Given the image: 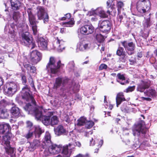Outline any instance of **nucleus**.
<instances>
[{"label":"nucleus","instance_id":"1","mask_svg":"<svg viewBox=\"0 0 157 157\" xmlns=\"http://www.w3.org/2000/svg\"><path fill=\"white\" fill-rule=\"evenodd\" d=\"M22 83L25 85L20 92L22 99L27 101L31 102L34 104L36 103V101L34 98L32 92L31 91L30 87L26 85L27 82L26 77L25 74H20Z\"/></svg>","mask_w":157,"mask_h":157},{"label":"nucleus","instance_id":"2","mask_svg":"<svg viewBox=\"0 0 157 157\" xmlns=\"http://www.w3.org/2000/svg\"><path fill=\"white\" fill-rule=\"evenodd\" d=\"M145 122L143 120L139 121L135 124L132 128L133 135L142 138L145 137L147 129L144 126Z\"/></svg>","mask_w":157,"mask_h":157},{"label":"nucleus","instance_id":"3","mask_svg":"<svg viewBox=\"0 0 157 157\" xmlns=\"http://www.w3.org/2000/svg\"><path fill=\"white\" fill-rule=\"evenodd\" d=\"M64 64H62L60 60L56 62L55 57L51 56L50 57L48 63L47 64L46 68L52 74L56 75L60 71V67Z\"/></svg>","mask_w":157,"mask_h":157},{"label":"nucleus","instance_id":"4","mask_svg":"<svg viewBox=\"0 0 157 157\" xmlns=\"http://www.w3.org/2000/svg\"><path fill=\"white\" fill-rule=\"evenodd\" d=\"M136 7L138 12L143 15H145L150 11V2L149 0H138L136 3Z\"/></svg>","mask_w":157,"mask_h":157},{"label":"nucleus","instance_id":"5","mask_svg":"<svg viewBox=\"0 0 157 157\" xmlns=\"http://www.w3.org/2000/svg\"><path fill=\"white\" fill-rule=\"evenodd\" d=\"M113 26L112 22L109 20H104L99 22L98 28L102 33L107 34L110 31Z\"/></svg>","mask_w":157,"mask_h":157},{"label":"nucleus","instance_id":"6","mask_svg":"<svg viewBox=\"0 0 157 157\" xmlns=\"http://www.w3.org/2000/svg\"><path fill=\"white\" fill-rule=\"evenodd\" d=\"M36 15L39 20H43L44 22L46 23L49 21V17L48 14L46 12L45 8L41 6H38L36 8Z\"/></svg>","mask_w":157,"mask_h":157},{"label":"nucleus","instance_id":"7","mask_svg":"<svg viewBox=\"0 0 157 157\" xmlns=\"http://www.w3.org/2000/svg\"><path fill=\"white\" fill-rule=\"evenodd\" d=\"M21 37L22 40L28 47L31 45V49L34 48L36 46L35 42L33 41V37L32 35L28 32H25L22 34Z\"/></svg>","mask_w":157,"mask_h":157},{"label":"nucleus","instance_id":"8","mask_svg":"<svg viewBox=\"0 0 157 157\" xmlns=\"http://www.w3.org/2000/svg\"><path fill=\"white\" fill-rule=\"evenodd\" d=\"M121 43L128 55H131L134 53L136 46L135 44L132 41L128 43L126 40H124L121 41Z\"/></svg>","mask_w":157,"mask_h":157},{"label":"nucleus","instance_id":"9","mask_svg":"<svg viewBox=\"0 0 157 157\" xmlns=\"http://www.w3.org/2000/svg\"><path fill=\"white\" fill-rule=\"evenodd\" d=\"M95 11L101 18H107L109 15L113 16V13L109 9L104 10L102 7H99L95 10Z\"/></svg>","mask_w":157,"mask_h":157},{"label":"nucleus","instance_id":"10","mask_svg":"<svg viewBox=\"0 0 157 157\" xmlns=\"http://www.w3.org/2000/svg\"><path fill=\"white\" fill-rule=\"evenodd\" d=\"M94 27L91 25H85L80 29V33L83 35H87L92 34L94 31Z\"/></svg>","mask_w":157,"mask_h":157},{"label":"nucleus","instance_id":"11","mask_svg":"<svg viewBox=\"0 0 157 157\" xmlns=\"http://www.w3.org/2000/svg\"><path fill=\"white\" fill-rule=\"evenodd\" d=\"M116 55L118 56H121L119 59L118 61L119 63H124L125 62L128 57L126 54L123 47H120L118 48L116 52Z\"/></svg>","mask_w":157,"mask_h":157},{"label":"nucleus","instance_id":"12","mask_svg":"<svg viewBox=\"0 0 157 157\" xmlns=\"http://www.w3.org/2000/svg\"><path fill=\"white\" fill-rule=\"evenodd\" d=\"M42 54L37 50L33 51L31 54V60L34 64H36L41 59Z\"/></svg>","mask_w":157,"mask_h":157},{"label":"nucleus","instance_id":"13","mask_svg":"<svg viewBox=\"0 0 157 157\" xmlns=\"http://www.w3.org/2000/svg\"><path fill=\"white\" fill-rule=\"evenodd\" d=\"M150 86V81L141 80L140 83L137 85L136 90L140 92H143L145 89L148 88Z\"/></svg>","mask_w":157,"mask_h":157},{"label":"nucleus","instance_id":"14","mask_svg":"<svg viewBox=\"0 0 157 157\" xmlns=\"http://www.w3.org/2000/svg\"><path fill=\"white\" fill-rule=\"evenodd\" d=\"M54 39L53 42V46L59 50L64 49L65 48L64 41L58 37H55Z\"/></svg>","mask_w":157,"mask_h":157},{"label":"nucleus","instance_id":"15","mask_svg":"<svg viewBox=\"0 0 157 157\" xmlns=\"http://www.w3.org/2000/svg\"><path fill=\"white\" fill-rule=\"evenodd\" d=\"M48 148L51 154H56L60 151L62 147L61 145H57L52 143L48 146Z\"/></svg>","mask_w":157,"mask_h":157},{"label":"nucleus","instance_id":"16","mask_svg":"<svg viewBox=\"0 0 157 157\" xmlns=\"http://www.w3.org/2000/svg\"><path fill=\"white\" fill-rule=\"evenodd\" d=\"M37 42L39 47L42 50H46L48 48V41L42 36H38Z\"/></svg>","mask_w":157,"mask_h":157},{"label":"nucleus","instance_id":"17","mask_svg":"<svg viewBox=\"0 0 157 157\" xmlns=\"http://www.w3.org/2000/svg\"><path fill=\"white\" fill-rule=\"evenodd\" d=\"M11 128L9 124L2 123L0 124V134H8L10 133Z\"/></svg>","mask_w":157,"mask_h":157},{"label":"nucleus","instance_id":"18","mask_svg":"<svg viewBox=\"0 0 157 157\" xmlns=\"http://www.w3.org/2000/svg\"><path fill=\"white\" fill-rule=\"evenodd\" d=\"M52 143L50 134L48 132H46L44 136V141L42 144V148L45 149L48 148V146Z\"/></svg>","mask_w":157,"mask_h":157},{"label":"nucleus","instance_id":"19","mask_svg":"<svg viewBox=\"0 0 157 157\" xmlns=\"http://www.w3.org/2000/svg\"><path fill=\"white\" fill-rule=\"evenodd\" d=\"M115 0H108L106 2V9H109L113 13V16H115L117 13L114 3Z\"/></svg>","mask_w":157,"mask_h":157},{"label":"nucleus","instance_id":"20","mask_svg":"<svg viewBox=\"0 0 157 157\" xmlns=\"http://www.w3.org/2000/svg\"><path fill=\"white\" fill-rule=\"evenodd\" d=\"M54 131L55 133L58 136H59L65 134L66 130L62 125H59L56 128H55Z\"/></svg>","mask_w":157,"mask_h":157},{"label":"nucleus","instance_id":"21","mask_svg":"<svg viewBox=\"0 0 157 157\" xmlns=\"http://www.w3.org/2000/svg\"><path fill=\"white\" fill-rule=\"evenodd\" d=\"M11 9L13 10H19L21 3L19 0H10Z\"/></svg>","mask_w":157,"mask_h":157},{"label":"nucleus","instance_id":"22","mask_svg":"<svg viewBox=\"0 0 157 157\" xmlns=\"http://www.w3.org/2000/svg\"><path fill=\"white\" fill-rule=\"evenodd\" d=\"M116 99V105L117 107H118L119 105L122 102L126 101V99L124 97V93L123 92L118 93L117 95Z\"/></svg>","mask_w":157,"mask_h":157},{"label":"nucleus","instance_id":"23","mask_svg":"<svg viewBox=\"0 0 157 157\" xmlns=\"http://www.w3.org/2000/svg\"><path fill=\"white\" fill-rule=\"evenodd\" d=\"M11 113L12 115L15 118H17L21 115L19 109L16 106H14L11 108Z\"/></svg>","mask_w":157,"mask_h":157},{"label":"nucleus","instance_id":"24","mask_svg":"<svg viewBox=\"0 0 157 157\" xmlns=\"http://www.w3.org/2000/svg\"><path fill=\"white\" fill-rule=\"evenodd\" d=\"M24 67L28 71L31 73H34L36 72V68L34 66H31L29 64L26 63H24L23 64Z\"/></svg>","mask_w":157,"mask_h":157},{"label":"nucleus","instance_id":"25","mask_svg":"<svg viewBox=\"0 0 157 157\" xmlns=\"http://www.w3.org/2000/svg\"><path fill=\"white\" fill-rule=\"evenodd\" d=\"M126 79L125 75L118 73L117 75V81L122 85H125V83H124L123 81Z\"/></svg>","mask_w":157,"mask_h":157},{"label":"nucleus","instance_id":"26","mask_svg":"<svg viewBox=\"0 0 157 157\" xmlns=\"http://www.w3.org/2000/svg\"><path fill=\"white\" fill-rule=\"evenodd\" d=\"M33 113L35 118L37 120L40 121L44 115L42 114V111L40 110L37 108H35L34 110Z\"/></svg>","mask_w":157,"mask_h":157},{"label":"nucleus","instance_id":"27","mask_svg":"<svg viewBox=\"0 0 157 157\" xmlns=\"http://www.w3.org/2000/svg\"><path fill=\"white\" fill-rule=\"evenodd\" d=\"M71 152L69 151L68 145H67L63 147L62 154L63 157H70L71 155Z\"/></svg>","mask_w":157,"mask_h":157},{"label":"nucleus","instance_id":"28","mask_svg":"<svg viewBox=\"0 0 157 157\" xmlns=\"http://www.w3.org/2000/svg\"><path fill=\"white\" fill-rule=\"evenodd\" d=\"M51 116H43L40 121L45 125L48 126L50 125Z\"/></svg>","mask_w":157,"mask_h":157},{"label":"nucleus","instance_id":"29","mask_svg":"<svg viewBox=\"0 0 157 157\" xmlns=\"http://www.w3.org/2000/svg\"><path fill=\"white\" fill-rule=\"evenodd\" d=\"M30 147L33 149H35L36 147H38L42 148V144L40 145V142L39 140H33V142L30 144Z\"/></svg>","mask_w":157,"mask_h":157},{"label":"nucleus","instance_id":"30","mask_svg":"<svg viewBox=\"0 0 157 157\" xmlns=\"http://www.w3.org/2000/svg\"><path fill=\"white\" fill-rule=\"evenodd\" d=\"M124 4L123 2L121 1H117L116 6L118 11V14H119L123 7Z\"/></svg>","mask_w":157,"mask_h":157},{"label":"nucleus","instance_id":"31","mask_svg":"<svg viewBox=\"0 0 157 157\" xmlns=\"http://www.w3.org/2000/svg\"><path fill=\"white\" fill-rule=\"evenodd\" d=\"M3 90L6 94L11 95L14 94L17 91L12 88L6 87V86H4Z\"/></svg>","mask_w":157,"mask_h":157},{"label":"nucleus","instance_id":"32","mask_svg":"<svg viewBox=\"0 0 157 157\" xmlns=\"http://www.w3.org/2000/svg\"><path fill=\"white\" fill-rule=\"evenodd\" d=\"M62 81V78L59 77L56 78L55 82L54 84V87L56 89L60 87Z\"/></svg>","mask_w":157,"mask_h":157},{"label":"nucleus","instance_id":"33","mask_svg":"<svg viewBox=\"0 0 157 157\" xmlns=\"http://www.w3.org/2000/svg\"><path fill=\"white\" fill-rule=\"evenodd\" d=\"M75 24V21L73 18H71L70 21L67 22H63V25L65 27H72Z\"/></svg>","mask_w":157,"mask_h":157},{"label":"nucleus","instance_id":"34","mask_svg":"<svg viewBox=\"0 0 157 157\" xmlns=\"http://www.w3.org/2000/svg\"><path fill=\"white\" fill-rule=\"evenodd\" d=\"M50 121V125L51 126L56 125L59 122L58 118L56 116H54L52 117H51Z\"/></svg>","mask_w":157,"mask_h":157},{"label":"nucleus","instance_id":"35","mask_svg":"<svg viewBox=\"0 0 157 157\" xmlns=\"http://www.w3.org/2000/svg\"><path fill=\"white\" fill-rule=\"evenodd\" d=\"M86 118L84 117H81L78 120L77 125L78 126H81L85 124L86 121Z\"/></svg>","mask_w":157,"mask_h":157},{"label":"nucleus","instance_id":"36","mask_svg":"<svg viewBox=\"0 0 157 157\" xmlns=\"http://www.w3.org/2000/svg\"><path fill=\"white\" fill-rule=\"evenodd\" d=\"M4 86H6V87L12 88V89L17 90V86L16 84L13 82L6 83Z\"/></svg>","mask_w":157,"mask_h":157},{"label":"nucleus","instance_id":"37","mask_svg":"<svg viewBox=\"0 0 157 157\" xmlns=\"http://www.w3.org/2000/svg\"><path fill=\"white\" fill-rule=\"evenodd\" d=\"M96 40L99 43H102L104 40V36L101 34H97L95 36Z\"/></svg>","mask_w":157,"mask_h":157},{"label":"nucleus","instance_id":"38","mask_svg":"<svg viewBox=\"0 0 157 157\" xmlns=\"http://www.w3.org/2000/svg\"><path fill=\"white\" fill-rule=\"evenodd\" d=\"M44 132V131L43 130L40 128H37L35 130V134L36 138H39L42 133Z\"/></svg>","mask_w":157,"mask_h":157},{"label":"nucleus","instance_id":"39","mask_svg":"<svg viewBox=\"0 0 157 157\" xmlns=\"http://www.w3.org/2000/svg\"><path fill=\"white\" fill-rule=\"evenodd\" d=\"M20 13L19 11L14 12L13 14V18L16 22H17L18 19L20 17Z\"/></svg>","mask_w":157,"mask_h":157},{"label":"nucleus","instance_id":"40","mask_svg":"<svg viewBox=\"0 0 157 157\" xmlns=\"http://www.w3.org/2000/svg\"><path fill=\"white\" fill-rule=\"evenodd\" d=\"M88 47V44H84L83 43H80L79 47V49L80 51H83L86 50Z\"/></svg>","mask_w":157,"mask_h":157},{"label":"nucleus","instance_id":"41","mask_svg":"<svg viewBox=\"0 0 157 157\" xmlns=\"http://www.w3.org/2000/svg\"><path fill=\"white\" fill-rule=\"evenodd\" d=\"M28 18L30 23L29 26H30L36 25L37 21L36 20V18L35 16Z\"/></svg>","mask_w":157,"mask_h":157},{"label":"nucleus","instance_id":"42","mask_svg":"<svg viewBox=\"0 0 157 157\" xmlns=\"http://www.w3.org/2000/svg\"><path fill=\"white\" fill-rule=\"evenodd\" d=\"M23 100L24 101V100ZM24 101L27 102V101H26L24 100ZM27 102H29V103H27L26 105L24 107V108L25 110L29 111L30 110L31 108L32 107V105L31 104V103L34 105H36V103L35 104H34L33 103H32L30 101H27Z\"/></svg>","mask_w":157,"mask_h":157},{"label":"nucleus","instance_id":"43","mask_svg":"<svg viewBox=\"0 0 157 157\" xmlns=\"http://www.w3.org/2000/svg\"><path fill=\"white\" fill-rule=\"evenodd\" d=\"M94 124V122L92 121H86L85 124V127L86 128L90 129L93 127Z\"/></svg>","mask_w":157,"mask_h":157},{"label":"nucleus","instance_id":"44","mask_svg":"<svg viewBox=\"0 0 157 157\" xmlns=\"http://www.w3.org/2000/svg\"><path fill=\"white\" fill-rule=\"evenodd\" d=\"M71 14L70 13H68L66 14L63 17L60 18L59 19L61 21L67 20H69L71 18Z\"/></svg>","mask_w":157,"mask_h":157},{"label":"nucleus","instance_id":"45","mask_svg":"<svg viewBox=\"0 0 157 157\" xmlns=\"http://www.w3.org/2000/svg\"><path fill=\"white\" fill-rule=\"evenodd\" d=\"M33 132H31L30 131H29L26 134L24 135L23 136L27 140H29L32 139L33 137Z\"/></svg>","mask_w":157,"mask_h":157},{"label":"nucleus","instance_id":"46","mask_svg":"<svg viewBox=\"0 0 157 157\" xmlns=\"http://www.w3.org/2000/svg\"><path fill=\"white\" fill-rule=\"evenodd\" d=\"M6 150L7 153L10 155H12L14 152L13 149L10 147H8L6 148Z\"/></svg>","mask_w":157,"mask_h":157},{"label":"nucleus","instance_id":"47","mask_svg":"<svg viewBox=\"0 0 157 157\" xmlns=\"http://www.w3.org/2000/svg\"><path fill=\"white\" fill-rule=\"evenodd\" d=\"M103 143V140H101L99 141H98V144L97 145L98 147L95 149V152L98 153V151L99 148H100Z\"/></svg>","mask_w":157,"mask_h":157},{"label":"nucleus","instance_id":"48","mask_svg":"<svg viewBox=\"0 0 157 157\" xmlns=\"http://www.w3.org/2000/svg\"><path fill=\"white\" fill-rule=\"evenodd\" d=\"M128 60L130 62V64L132 65L136 63V58L135 57L131 56V57L128 59Z\"/></svg>","mask_w":157,"mask_h":157},{"label":"nucleus","instance_id":"49","mask_svg":"<svg viewBox=\"0 0 157 157\" xmlns=\"http://www.w3.org/2000/svg\"><path fill=\"white\" fill-rule=\"evenodd\" d=\"M32 27V29L33 31V34L36 35L37 34V26L36 25L31 26Z\"/></svg>","mask_w":157,"mask_h":157},{"label":"nucleus","instance_id":"50","mask_svg":"<svg viewBox=\"0 0 157 157\" xmlns=\"http://www.w3.org/2000/svg\"><path fill=\"white\" fill-rule=\"evenodd\" d=\"M108 67L104 63L101 64L98 67L99 70H102L103 69H106Z\"/></svg>","mask_w":157,"mask_h":157},{"label":"nucleus","instance_id":"51","mask_svg":"<svg viewBox=\"0 0 157 157\" xmlns=\"http://www.w3.org/2000/svg\"><path fill=\"white\" fill-rule=\"evenodd\" d=\"M6 106V104L5 101L2 100L0 101V110L1 109L4 108Z\"/></svg>","mask_w":157,"mask_h":157},{"label":"nucleus","instance_id":"52","mask_svg":"<svg viewBox=\"0 0 157 157\" xmlns=\"http://www.w3.org/2000/svg\"><path fill=\"white\" fill-rule=\"evenodd\" d=\"M32 9L29 8L27 10V12L28 14V18L34 16L32 12Z\"/></svg>","mask_w":157,"mask_h":157},{"label":"nucleus","instance_id":"53","mask_svg":"<svg viewBox=\"0 0 157 157\" xmlns=\"http://www.w3.org/2000/svg\"><path fill=\"white\" fill-rule=\"evenodd\" d=\"M150 144L147 141H143L140 144V147H147L150 146Z\"/></svg>","mask_w":157,"mask_h":157},{"label":"nucleus","instance_id":"54","mask_svg":"<svg viewBox=\"0 0 157 157\" xmlns=\"http://www.w3.org/2000/svg\"><path fill=\"white\" fill-rule=\"evenodd\" d=\"M135 88V86H128V87L126 89V92H132L134 90Z\"/></svg>","mask_w":157,"mask_h":157},{"label":"nucleus","instance_id":"55","mask_svg":"<svg viewBox=\"0 0 157 157\" xmlns=\"http://www.w3.org/2000/svg\"><path fill=\"white\" fill-rule=\"evenodd\" d=\"M31 79H32V80L31 81H29V82L30 85L31 86V87L33 89V90L34 91L36 92V87H35L34 82L33 80V79L32 78H31Z\"/></svg>","mask_w":157,"mask_h":157},{"label":"nucleus","instance_id":"56","mask_svg":"<svg viewBox=\"0 0 157 157\" xmlns=\"http://www.w3.org/2000/svg\"><path fill=\"white\" fill-rule=\"evenodd\" d=\"M69 81V79L68 78H62V84L63 86L67 84Z\"/></svg>","mask_w":157,"mask_h":157},{"label":"nucleus","instance_id":"57","mask_svg":"<svg viewBox=\"0 0 157 157\" xmlns=\"http://www.w3.org/2000/svg\"><path fill=\"white\" fill-rule=\"evenodd\" d=\"M148 92L152 97L155 96L156 94V91L155 90L149 89L148 90Z\"/></svg>","mask_w":157,"mask_h":157},{"label":"nucleus","instance_id":"58","mask_svg":"<svg viewBox=\"0 0 157 157\" xmlns=\"http://www.w3.org/2000/svg\"><path fill=\"white\" fill-rule=\"evenodd\" d=\"M142 36L145 38H147L149 36V33L148 32L144 31L141 33Z\"/></svg>","mask_w":157,"mask_h":157},{"label":"nucleus","instance_id":"59","mask_svg":"<svg viewBox=\"0 0 157 157\" xmlns=\"http://www.w3.org/2000/svg\"><path fill=\"white\" fill-rule=\"evenodd\" d=\"M1 115H3V116H6L7 115V110L5 108L1 109Z\"/></svg>","mask_w":157,"mask_h":157},{"label":"nucleus","instance_id":"60","mask_svg":"<svg viewBox=\"0 0 157 157\" xmlns=\"http://www.w3.org/2000/svg\"><path fill=\"white\" fill-rule=\"evenodd\" d=\"M69 65L70 66V68H73L75 67V63L73 61H72L69 62Z\"/></svg>","mask_w":157,"mask_h":157},{"label":"nucleus","instance_id":"61","mask_svg":"<svg viewBox=\"0 0 157 157\" xmlns=\"http://www.w3.org/2000/svg\"><path fill=\"white\" fill-rule=\"evenodd\" d=\"M5 135L3 136V140H10V137L8 134H5Z\"/></svg>","mask_w":157,"mask_h":157},{"label":"nucleus","instance_id":"62","mask_svg":"<svg viewBox=\"0 0 157 157\" xmlns=\"http://www.w3.org/2000/svg\"><path fill=\"white\" fill-rule=\"evenodd\" d=\"M141 99L143 101H151V99L149 98H145L144 97H140Z\"/></svg>","mask_w":157,"mask_h":157},{"label":"nucleus","instance_id":"63","mask_svg":"<svg viewBox=\"0 0 157 157\" xmlns=\"http://www.w3.org/2000/svg\"><path fill=\"white\" fill-rule=\"evenodd\" d=\"M145 24L147 26V27H150L151 25L150 20L149 19H147L146 22H145Z\"/></svg>","mask_w":157,"mask_h":157},{"label":"nucleus","instance_id":"64","mask_svg":"<svg viewBox=\"0 0 157 157\" xmlns=\"http://www.w3.org/2000/svg\"><path fill=\"white\" fill-rule=\"evenodd\" d=\"M65 121L68 123H69L70 121V119L69 117V116L68 115H67L65 117Z\"/></svg>","mask_w":157,"mask_h":157}]
</instances>
